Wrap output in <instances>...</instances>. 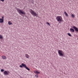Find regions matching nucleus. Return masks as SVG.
I'll list each match as a JSON object with an SVG mask.
<instances>
[{"label":"nucleus","mask_w":78,"mask_h":78,"mask_svg":"<svg viewBox=\"0 0 78 78\" xmlns=\"http://www.w3.org/2000/svg\"><path fill=\"white\" fill-rule=\"evenodd\" d=\"M20 67H21V68H23V67H25L27 70H28V71H30V68H28L27 66L26 65H25V64L22 63L21 64V65H20Z\"/></svg>","instance_id":"obj_2"},{"label":"nucleus","mask_w":78,"mask_h":78,"mask_svg":"<svg viewBox=\"0 0 78 78\" xmlns=\"http://www.w3.org/2000/svg\"><path fill=\"white\" fill-rule=\"evenodd\" d=\"M56 19L58 22H62V18L61 17V16H57L56 17Z\"/></svg>","instance_id":"obj_4"},{"label":"nucleus","mask_w":78,"mask_h":78,"mask_svg":"<svg viewBox=\"0 0 78 78\" xmlns=\"http://www.w3.org/2000/svg\"><path fill=\"white\" fill-rule=\"evenodd\" d=\"M8 24L9 25H12V23L11 21H9Z\"/></svg>","instance_id":"obj_13"},{"label":"nucleus","mask_w":78,"mask_h":78,"mask_svg":"<svg viewBox=\"0 0 78 78\" xmlns=\"http://www.w3.org/2000/svg\"><path fill=\"white\" fill-rule=\"evenodd\" d=\"M16 10L17 12H18V13H19L20 15H21V14H23L24 16H25L26 15V13L25 12L21 9H20L17 8L16 9Z\"/></svg>","instance_id":"obj_1"},{"label":"nucleus","mask_w":78,"mask_h":78,"mask_svg":"<svg viewBox=\"0 0 78 78\" xmlns=\"http://www.w3.org/2000/svg\"><path fill=\"white\" fill-rule=\"evenodd\" d=\"M32 2V3H34V2Z\"/></svg>","instance_id":"obj_21"},{"label":"nucleus","mask_w":78,"mask_h":78,"mask_svg":"<svg viewBox=\"0 0 78 78\" xmlns=\"http://www.w3.org/2000/svg\"><path fill=\"white\" fill-rule=\"evenodd\" d=\"M8 71H5L3 73L4 75H8V74H9V73L8 72Z\"/></svg>","instance_id":"obj_7"},{"label":"nucleus","mask_w":78,"mask_h":78,"mask_svg":"<svg viewBox=\"0 0 78 78\" xmlns=\"http://www.w3.org/2000/svg\"><path fill=\"white\" fill-rule=\"evenodd\" d=\"M58 53L60 56H63L64 55V54H63V51H62L58 50Z\"/></svg>","instance_id":"obj_5"},{"label":"nucleus","mask_w":78,"mask_h":78,"mask_svg":"<svg viewBox=\"0 0 78 78\" xmlns=\"http://www.w3.org/2000/svg\"><path fill=\"white\" fill-rule=\"evenodd\" d=\"M46 24H47V25H49V26H50V23H48V22H46Z\"/></svg>","instance_id":"obj_17"},{"label":"nucleus","mask_w":78,"mask_h":78,"mask_svg":"<svg viewBox=\"0 0 78 78\" xmlns=\"http://www.w3.org/2000/svg\"><path fill=\"white\" fill-rule=\"evenodd\" d=\"M36 77H37H37H38V75H36Z\"/></svg>","instance_id":"obj_19"},{"label":"nucleus","mask_w":78,"mask_h":78,"mask_svg":"<svg viewBox=\"0 0 78 78\" xmlns=\"http://www.w3.org/2000/svg\"><path fill=\"white\" fill-rule=\"evenodd\" d=\"M67 34H68V35L69 36H70V37H72V35H71V34L70 33H68Z\"/></svg>","instance_id":"obj_12"},{"label":"nucleus","mask_w":78,"mask_h":78,"mask_svg":"<svg viewBox=\"0 0 78 78\" xmlns=\"http://www.w3.org/2000/svg\"><path fill=\"white\" fill-rule=\"evenodd\" d=\"M4 22V16H2V18H0V23H3Z\"/></svg>","instance_id":"obj_6"},{"label":"nucleus","mask_w":78,"mask_h":78,"mask_svg":"<svg viewBox=\"0 0 78 78\" xmlns=\"http://www.w3.org/2000/svg\"><path fill=\"white\" fill-rule=\"evenodd\" d=\"M70 32H72V33H74L75 32V30L73 28H70Z\"/></svg>","instance_id":"obj_8"},{"label":"nucleus","mask_w":78,"mask_h":78,"mask_svg":"<svg viewBox=\"0 0 78 78\" xmlns=\"http://www.w3.org/2000/svg\"><path fill=\"white\" fill-rule=\"evenodd\" d=\"M25 56H26V58H27V59L29 58V55H28V54H26Z\"/></svg>","instance_id":"obj_9"},{"label":"nucleus","mask_w":78,"mask_h":78,"mask_svg":"<svg viewBox=\"0 0 78 78\" xmlns=\"http://www.w3.org/2000/svg\"><path fill=\"white\" fill-rule=\"evenodd\" d=\"M3 36L1 35H0V39H3Z\"/></svg>","instance_id":"obj_14"},{"label":"nucleus","mask_w":78,"mask_h":78,"mask_svg":"<svg viewBox=\"0 0 78 78\" xmlns=\"http://www.w3.org/2000/svg\"><path fill=\"white\" fill-rule=\"evenodd\" d=\"M64 13L65 14L66 16V17H68V14L66 12H65Z\"/></svg>","instance_id":"obj_10"},{"label":"nucleus","mask_w":78,"mask_h":78,"mask_svg":"<svg viewBox=\"0 0 78 78\" xmlns=\"http://www.w3.org/2000/svg\"><path fill=\"white\" fill-rule=\"evenodd\" d=\"M1 1L2 2H4V0H1Z\"/></svg>","instance_id":"obj_20"},{"label":"nucleus","mask_w":78,"mask_h":78,"mask_svg":"<svg viewBox=\"0 0 78 78\" xmlns=\"http://www.w3.org/2000/svg\"><path fill=\"white\" fill-rule=\"evenodd\" d=\"M35 73H36V74H39V73H40L39 72L37 71H36Z\"/></svg>","instance_id":"obj_11"},{"label":"nucleus","mask_w":78,"mask_h":78,"mask_svg":"<svg viewBox=\"0 0 78 78\" xmlns=\"http://www.w3.org/2000/svg\"><path fill=\"white\" fill-rule=\"evenodd\" d=\"M30 13L32 15H33V16H35V17H37V16H38L37 14V13H36V12L33 10L30 9Z\"/></svg>","instance_id":"obj_3"},{"label":"nucleus","mask_w":78,"mask_h":78,"mask_svg":"<svg viewBox=\"0 0 78 78\" xmlns=\"http://www.w3.org/2000/svg\"><path fill=\"white\" fill-rule=\"evenodd\" d=\"M2 58H3V59H6V56H3Z\"/></svg>","instance_id":"obj_16"},{"label":"nucleus","mask_w":78,"mask_h":78,"mask_svg":"<svg viewBox=\"0 0 78 78\" xmlns=\"http://www.w3.org/2000/svg\"><path fill=\"white\" fill-rule=\"evenodd\" d=\"M71 16H72V17H73V18H74L75 17V15H74L73 14H71Z\"/></svg>","instance_id":"obj_15"},{"label":"nucleus","mask_w":78,"mask_h":78,"mask_svg":"<svg viewBox=\"0 0 78 78\" xmlns=\"http://www.w3.org/2000/svg\"><path fill=\"white\" fill-rule=\"evenodd\" d=\"M1 72H4V70L3 69H1Z\"/></svg>","instance_id":"obj_18"}]
</instances>
